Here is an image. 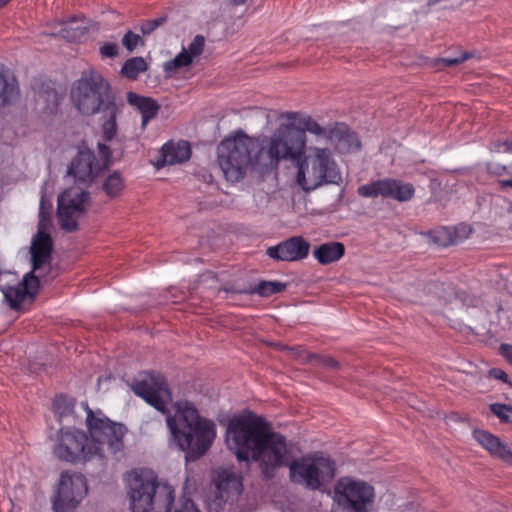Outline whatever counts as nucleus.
Masks as SVG:
<instances>
[{"label":"nucleus","mask_w":512,"mask_h":512,"mask_svg":"<svg viewBox=\"0 0 512 512\" xmlns=\"http://www.w3.org/2000/svg\"><path fill=\"white\" fill-rule=\"evenodd\" d=\"M126 483L132 512H170L174 490L157 482L152 471H131L126 475Z\"/></svg>","instance_id":"423d86ee"},{"label":"nucleus","mask_w":512,"mask_h":512,"mask_svg":"<svg viewBox=\"0 0 512 512\" xmlns=\"http://www.w3.org/2000/svg\"><path fill=\"white\" fill-rule=\"evenodd\" d=\"M89 203V194L79 187H71L58 196L57 216L61 228L67 232L77 229L80 217Z\"/></svg>","instance_id":"ddd939ff"},{"label":"nucleus","mask_w":512,"mask_h":512,"mask_svg":"<svg viewBox=\"0 0 512 512\" xmlns=\"http://www.w3.org/2000/svg\"><path fill=\"white\" fill-rule=\"evenodd\" d=\"M281 117L288 121H293L296 124L297 131H301L303 134L309 132L330 142L332 141L333 136L339 131L335 130V126L331 128L322 127L311 116L302 115L297 112H287Z\"/></svg>","instance_id":"a211bd4d"},{"label":"nucleus","mask_w":512,"mask_h":512,"mask_svg":"<svg viewBox=\"0 0 512 512\" xmlns=\"http://www.w3.org/2000/svg\"><path fill=\"white\" fill-rule=\"evenodd\" d=\"M75 401L74 399L65 396L59 395L56 396L53 402V409L55 416L57 417L60 423H75V413H74Z\"/></svg>","instance_id":"a878e982"},{"label":"nucleus","mask_w":512,"mask_h":512,"mask_svg":"<svg viewBox=\"0 0 512 512\" xmlns=\"http://www.w3.org/2000/svg\"><path fill=\"white\" fill-rule=\"evenodd\" d=\"M81 408L86 412L88 434L80 429L62 427L54 438L53 455L60 461L80 464L122 451L126 427L111 421L100 410H91L87 402H82Z\"/></svg>","instance_id":"f03ea898"},{"label":"nucleus","mask_w":512,"mask_h":512,"mask_svg":"<svg viewBox=\"0 0 512 512\" xmlns=\"http://www.w3.org/2000/svg\"><path fill=\"white\" fill-rule=\"evenodd\" d=\"M286 288V284L279 281H262L257 284L254 291L262 297L277 294Z\"/></svg>","instance_id":"7c9ffc66"},{"label":"nucleus","mask_w":512,"mask_h":512,"mask_svg":"<svg viewBox=\"0 0 512 512\" xmlns=\"http://www.w3.org/2000/svg\"><path fill=\"white\" fill-rule=\"evenodd\" d=\"M56 26L59 27V29L49 32L50 35L59 36L73 42L80 41L87 32V26L84 20L79 22L76 19H71L65 22H58Z\"/></svg>","instance_id":"5701e85b"},{"label":"nucleus","mask_w":512,"mask_h":512,"mask_svg":"<svg viewBox=\"0 0 512 512\" xmlns=\"http://www.w3.org/2000/svg\"><path fill=\"white\" fill-rule=\"evenodd\" d=\"M100 54L103 57L113 58L118 54V46L112 42H106L100 47Z\"/></svg>","instance_id":"c9c22d12"},{"label":"nucleus","mask_w":512,"mask_h":512,"mask_svg":"<svg viewBox=\"0 0 512 512\" xmlns=\"http://www.w3.org/2000/svg\"><path fill=\"white\" fill-rule=\"evenodd\" d=\"M307 145L306 134L296 130L293 121L281 124L270 137H265L257 151V163L260 167H277L281 160H289L293 164Z\"/></svg>","instance_id":"0eeeda50"},{"label":"nucleus","mask_w":512,"mask_h":512,"mask_svg":"<svg viewBox=\"0 0 512 512\" xmlns=\"http://www.w3.org/2000/svg\"><path fill=\"white\" fill-rule=\"evenodd\" d=\"M191 63V55H188L186 49H183L172 60L165 62L163 68L168 75H172L180 68L187 67Z\"/></svg>","instance_id":"c756f323"},{"label":"nucleus","mask_w":512,"mask_h":512,"mask_svg":"<svg viewBox=\"0 0 512 512\" xmlns=\"http://www.w3.org/2000/svg\"><path fill=\"white\" fill-rule=\"evenodd\" d=\"M345 254L344 244L337 241H330L316 246L312 255L321 265H328L340 260Z\"/></svg>","instance_id":"412c9836"},{"label":"nucleus","mask_w":512,"mask_h":512,"mask_svg":"<svg viewBox=\"0 0 512 512\" xmlns=\"http://www.w3.org/2000/svg\"><path fill=\"white\" fill-rule=\"evenodd\" d=\"M71 100L76 109L83 115L102 114L101 131L103 140L110 142L117 133V116L121 106L108 82L94 71L85 72L75 81L71 88Z\"/></svg>","instance_id":"20e7f679"},{"label":"nucleus","mask_w":512,"mask_h":512,"mask_svg":"<svg viewBox=\"0 0 512 512\" xmlns=\"http://www.w3.org/2000/svg\"><path fill=\"white\" fill-rule=\"evenodd\" d=\"M20 280L21 278L15 272H0V291L10 292L12 287L19 285Z\"/></svg>","instance_id":"2f4dec72"},{"label":"nucleus","mask_w":512,"mask_h":512,"mask_svg":"<svg viewBox=\"0 0 512 512\" xmlns=\"http://www.w3.org/2000/svg\"><path fill=\"white\" fill-rule=\"evenodd\" d=\"M163 23V19L148 20L141 24L140 30L144 35L150 34Z\"/></svg>","instance_id":"e433bc0d"},{"label":"nucleus","mask_w":512,"mask_h":512,"mask_svg":"<svg viewBox=\"0 0 512 512\" xmlns=\"http://www.w3.org/2000/svg\"><path fill=\"white\" fill-rule=\"evenodd\" d=\"M191 157V148L187 141H169L161 149V158L157 161L158 167L174 165L187 161Z\"/></svg>","instance_id":"aec40b11"},{"label":"nucleus","mask_w":512,"mask_h":512,"mask_svg":"<svg viewBox=\"0 0 512 512\" xmlns=\"http://www.w3.org/2000/svg\"><path fill=\"white\" fill-rule=\"evenodd\" d=\"M204 48V37L201 35H197L194 37L192 42L189 44L186 52L188 55H191V59L199 56L203 52Z\"/></svg>","instance_id":"473e14b6"},{"label":"nucleus","mask_w":512,"mask_h":512,"mask_svg":"<svg viewBox=\"0 0 512 512\" xmlns=\"http://www.w3.org/2000/svg\"><path fill=\"white\" fill-rule=\"evenodd\" d=\"M146 69L147 65L142 57H133L124 63L121 73L129 79H136Z\"/></svg>","instance_id":"cd10ccee"},{"label":"nucleus","mask_w":512,"mask_h":512,"mask_svg":"<svg viewBox=\"0 0 512 512\" xmlns=\"http://www.w3.org/2000/svg\"><path fill=\"white\" fill-rule=\"evenodd\" d=\"M500 352L505 359L512 363V345L501 344Z\"/></svg>","instance_id":"79ce46f5"},{"label":"nucleus","mask_w":512,"mask_h":512,"mask_svg":"<svg viewBox=\"0 0 512 512\" xmlns=\"http://www.w3.org/2000/svg\"><path fill=\"white\" fill-rule=\"evenodd\" d=\"M490 375L493 376L495 379H499L504 382H506L508 379L507 374L501 369H492L490 371Z\"/></svg>","instance_id":"c03bdc74"},{"label":"nucleus","mask_w":512,"mask_h":512,"mask_svg":"<svg viewBox=\"0 0 512 512\" xmlns=\"http://www.w3.org/2000/svg\"><path fill=\"white\" fill-rule=\"evenodd\" d=\"M127 101L141 113L142 128L146 127L147 123L156 116L159 110V105L154 99L140 96L134 92L127 93Z\"/></svg>","instance_id":"4be33fe9"},{"label":"nucleus","mask_w":512,"mask_h":512,"mask_svg":"<svg viewBox=\"0 0 512 512\" xmlns=\"http://www.w3.org/2000/svg\"><path fill=\"white\" fill-rule=\"evenodd\" d=\"M289 472L292 482L318 490L334 478L335 464L330 458L315 453L291 462Z\"/></svg>","instance_id":"1a4fd4ad"},{"label":"nucleus","mask_w":512,"mask_h":512,"mask_svg":"<svg viewBox=\"0 0 512 512\" xmlns=\"http://www.w3.org/2000/svg\"><path fill=\"white\" fill-rule=\"evenodd\" d=\"M335 130L339 131L333 136L331 143L335 144L340 152H350L360 148L357 135L350 131L346 125L336 124Z\"/></svg>","instance_id":"b1692460"},{"label":"nucleus","mask_w":512,"mask_h":512,"mask_svg":"<svg viewBox=\"0 0 512 512\" xmlns=\"http://www.w3.org/2000/svg\"><path fill=\"white\" fill-rule=\"evenodd\" d=\"M476 441L494 458L499 459L506 464L512 465V450L503 443L497 436L485 430H475L473 432Z\"/></svg>","instance_id":"6ab92c4d"},{"label":"nucleus","mask_w":512,"mask_h":512,"mask_svg":"<svg viewBox=\"0 0 512 512\" xmlns=\"http://www.w3.org/2000/svg\"><path fill=\"white\" fill-rule=\"evenodd\" d=\"M10 0H0V8L6 5Z\"/></svg>","instance_id":"8fccbe9b"},{"label":"nucleus","mask_w":512,"mask_h":512,"mask_svg":"<svg viewBox=\"0 0 512 512\" xmlns=\"http://www.w3.org/2000/svg\"><path fill=\"white\" fill-rule=\"evenodd\" d=\"M374 497L373 486L352 477L340 478L333 490V500L341 512H367Z\"/></svg>","instance_id":"9d476101"},{"label":"nucleus","mask_w":512,"mask_h":512,"mask_svg":"<svg viewBox=\"0 0 512 512\" xmlns=\"http://www.w3.org/2000/svg\"><path fill=\"white\" fill-rule=\"evenodd\" d=\"M490 410L492 411L493 414H495L501 420L509 422V419H510L509 412H512V406L494 403V404L490 405Z\"/></svg>","instance_id":"72a5a7b5"},{"label":"nucleus","mask_w":512,"mask_h":512,"mask_svg":"<svg viewBox=\"0 0 512 512\" xmlns=\"http://www.w3.org/2000/svg\"><path fill=\"white\" fill-rule=\"evenodd\" d=\"M469 57H470V55L468 53H462L459 57H445V58H442L440 61L445 66H453V65H458V64L462 63Z\"/></svg>","instance_id":"58836bf2"},{"label":"nucleus","mask_w":512,"mask_h":512,"mask_svg":"<svg viewBox=\"0 0 512 512\" xmlns=\"http://www.w3.org/2000/svg\"><path fill=\"white\" fill-rule=\"evenodd\" d=\"M294 165L295 181L306 192L341 181V172L333 152L326 146L306 145Z\"/></svg>","instance_id":"39448f33"},{"label":"nucleus","mask_w":512,"mask_h":512,"mask_svg":"<svg viewBox=\"0 0 512 512\" xmlns=\"http://www.w3.org/2000/svg\"><path fill=\"white\" fill-rule=\"evenodd\" d=\"M98 150H99V153H100L102 161H103V166H106L111 157V150L104 143H98Z\"/></svg>","instance_id":"ea45409f"},{"label":"nucleus","mask_w":512,"mask_h":512,"mask_svg":"<svg viewBox=\"0 0 512 512\" xmlns=\"http://www.w3.org/2000/svg\"><path fill=\"white\" fill-rule=\"evenodd\" d=\"M47 187L48 182H45L41 189L38 232L34 236L30 247L31 261H33L34 270H38L45 264H48L51 258L52 239L46 232V229L49 225V215L52 204L51 201L46 198Z\"/></svg>","instance_id":"f8f14e48"},{"label":"nucleus","mask_w":512,"mask_h":512,"mask_svg":"<svg viewBox=\"0 0 512 512\" xmlns=\"http://www.w3.org/2000/svg\"><path fill=\"white\" fill-rule=\"evenodd\" d=\"M256 148L255 140L242 132L221 141L217 160L226 180L237 182L251 167L260 166L256 161L257 153L253 156Z\"/></svg>","instance_id":"6e6552de"},{"label":"nucleus","mask_w":512,"mask_h":512,"mask_svg":"<svg viewBox=\"0 0 512 512\" xmlns=\"http://www.w3.org/2000/svg\"><path fill=\"white\" fill-rule=\"evenodd\" d=\"M226 443L239 461L256 462L265 478L273 477L276 470L288 460L286 438L273 431L264 418L255 414L230 419Z\"/></svg>","instance_id":"7ed1b4c3"},{"label":"nucleus","mask_w":512,"mask_h":512,"mask_svg":"<svg viewBox=\"0 0 512 512\" xmlns=\"http://www.w3.org/2000/svg\"><path fill=\"white\" fill-rule=\"evenodd\" d=\"M17 95L16 81L0 69V105L9 103Z\"/></svg>","instance_id":"bb28decb"},{"label":"nucleus","mask_w":512,"mask_h":512,"mask_svg":"<svg viewBox=\"0 0 512 512\" xmlns=\"http://www.w3.org/2000/svg\"><path fill=\"white\" fill-rule=\"evenodd\" d=\"M323 364H324L325 366H327V367H331V368H334V367H336V366H337V362H336L334 359L329 358V357H327V358H325V359H324Z\"/></svg>","instance_id":"a18cd8bd"},{"label":"nucleus","mask_w":512,"mask_h":512,"mask_svg":"<svg viewBox=\"0 0 512 512\" xmlns=\"http://www.w3.org/2000/svg\"><path fill=\"white\" fill-rule=\"evenodd\" d=\"M124 186L125 183L121 174L114 172L106 178L103 189L109 197H115L122 192Z\"/></svg>","instance_id":"c85d7f7f"},{"label":"nucleus","mask_w":512,"mask_h":512,"mask_svg":"<svg viewBox=\"0 0 512 512\" xmlns=\"http://www.w3.org/2000/svg\"><path fill=\"white\" fill-rule=\"evenodd\" d=\"M140 41H141V38L138 34H134L131 31H128L124 35L122 43L128 51L132 52L136 48V46L139 44Z\"/></svg>","instance_id":"f704fd0d"},{"label":"nucleus","mask_w":512,"mask_h":512,"mask_svg":"<svg viewBox=\"0 0 512 512\" xmlns=\"http://www.w3.org/2000/svg\"><path fill=\"white\" fill-rule=\"evenodd\" d=\"M502 186H511L512 187V180H505L501 182Z\"/></svg>","instance_id":"09e8293b"},{"label":"nucleus","mask_w":512,"mask_h":512,"mask_svg":"<svg viewBox=\"0 0 512 512\" xmlns=\"http://www.w3.org/2000/svg\"><path fill=\"white\" fill-rule=\"evenodd\" d=\"M310 244L302 237H291L267 249V255L277 261H298L307 257Z\"/></svg>","instance_id":"2eb2a0df"},{"label":"nucleus","mask_w":512,"mask_h":512,"mask_svg":"<svg viewBox=\"0 0 512 512\" xmlns=\"http://www.w3.org/2000/svg\"><path fill=\"white\" fill-rule=\"evenodd\" d=\"M357 193L364 198L381 196L398 202H407L414 197L415 189L411 183L394 178H384L359 186Z\"/></svg>","instance_id":"4468645a"},{"label":"nucleus","mask_w":512,"mask_h":512,"mask_svg":"<svg viewBox=\"0 0 512 512\" xmlns=\"http://www.w3.org/2000/svg\"><path fill=\"white\" fill-rule=\"evenodd\" d=\"M95 155L89 150H81L73 159L68 173L77 181L82 183H91L100 170Z\"/></svg>","instance_id":"dca6fc26"},{"label":"nucleus","mask_w":512,"mask_h":512,"mask_svg":"<svg viewBox=\"0 0 512 512\" xmlns=\"http://www.w3.org/2000/svg\"><path fill=\"white\" fill-rule=\"evenodd\" d=\"M132 389L156 410L166 414L170 444L183 451L187 460H196L209 450L216 437L215 423L202 417L187 400L175 402L171 413L168 406L172 404V396L163 377L147 374L136 381Z\"/></svg>","instance_id":"f257e3e1"},{"label":"nucleus","mask_w":512,"mask_h":512,"mask_svg":"<svg viewBox=\"0 0 512 512\" xmlns=\"http://www.w3.org/2000/svg\"><path fill=\"white\" fill-rule=\"evenodd\" d=\"M214 483L220 492L240 493L242 483L239 476L230 469H221L216 472Z\"/></svg>","instance_id":"393cba45"},{"label":"nucleus","mask_w":512,"mask_h":512,"mask_svg":"<svg viewBox=\"0 0 512 512\" xmlns=\"http://www.w3.org/2000/svg\"><path fill=\"white\" fill-rule=\"evenodd\" d=\"M47 98L51 99L54 105L57 104V94L54 91L48 92L47 93Z\"/></svg>","instance_id":"49530a36"},{"label":"nucleus","mask_w":512,"mask_h":512,"mask_svg":"<svg viewBox=\"0 0 512 512\" xmlns=\"http://www.w3.org/2000/svg\"><path fill=\"white\" fill-rule=\"evenodd\" d=\"M247 0H231V4L233 6H240L243 5Z\"/></svg>","instance_id":"de8ad7c7"},{"label":"nucleus","mask_w":512,"mask_h":512,"mask_svg":"<svg viewBox=\"0 0 512 512\" xmlns=\"http://www.w3.org/2000/svg\"><path fill=\"white\" fill-rule=\"evenodd\" d=\"M455 232L457 233L459 238L463 239L466 238L471 233V228L466 224H461L456 227Z\"/></svg>","instance_id":"a19ab883"},{"label":"nucleus","mask_w":512,"mask_h":512,"mask_svg":"<svg viewBox=\"0 0 512 512\" xmlns=\"http://www.w3.org/2000/svg\"><path fill=\"white\" fill-rule=\"evenodd\" d=\"M175 512H199L191 500H186Z\"/></svg>","instance_id":"37998d69"},{"label":"nucleus","mask_w":512,"mask_h":512,"mask_svg":"<svg viewBox=\"0 0 512 512\" xmlns=\"http://www.w3.org/2000/svg\"><path fill=\"white\" fill-rule=\"evenodd\" d=\"M87 492L88 486L84 475L63 472L52 498L54 512H74Z\"/></svg>","instance_id":"9b49d317"},{"label":"nucleus","mask_w":512,"mask_h":512,"mask_svg":"<svg viewBox=\"0 0 512 512\" xmlns=\"http://www.w3.org/2000/svg\"><path fill=\"white\" fill-rule=\"evenodd\" d=\"M34 271L35 270L32 267V270L21 278L19 285L12 287L10 292H2L11 308H19L23 302L28 299L31 300L36 294L39 287V281L34 275Z\"/></svg>","instance_id":"f3484780"},{"label":"nucleus","mask_w":512,"mask_h":512,"mask_svg":"<svg viewBox=\"0 0 512 512\" xmlns=\"http://www.w3.org/2000/svg\"><path fill=\"white\" fill-rule=\"evenodd\" d=\"M490 150L492 152H497V153H512V142H507V141H504V142H500V141H497V142H493L491 143L490 145Z\"/></svg>","instance_id":"4c0bfd02"}]
</instances>
